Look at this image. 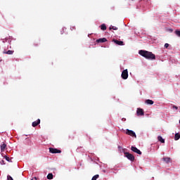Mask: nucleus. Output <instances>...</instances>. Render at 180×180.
Listing matches in <instances>:
<instances>
[{"mask_svg":"<svg viewBox=\"0 0 180 180\" xmlns=\"http://www.w3.org/2000/svg\"><path fill=\"white\" fill-rule=\"evenodd\" d=\"M139 54H140V56H142V57H144L147 60H155V55L153 53V52L140 50L139 51Z\"/></svg>","mask_w":180,"mask_h":180,"instance_id":"1","label":"nucleus"},{"mask_svg":"<svg viewBox=\"0 0 180 180\" xmlns=\"http://www.w3.org/2000/svg\"><path fill=\"white\" fill-rule=\"evenodd\" d=\"M121 77L122 79H127L129 78V71H127V69L122 71Z\"/></svg>","mask_w":180,"mask_h":180,"instance_id":"2","label":"nucleus"},{"mask_svg":"<svg viewBox=\"0 0 180 180\" xmlns=\"http://www.w3.org/2000/svg\"><path fill=\"white\" fill-rule=\"evenodd\" d=\"M49 153L51 154H61V150L54 148H49Z\"/></svg>","mask_w":180,"mask_h":180,"instance_id":"3","label":"nucleus"},{"mask_svg":"<svg viewBox=\"0 0 180 180\" xmlns=\"http://www.w3.org/2000/svg\"><path fill=\"white\" fill-rule=\"evenodd\" d=\"M124 155L129 160V161H134L135 158L134 155H133L131 153H129L128 152L124 153Z\"/></svg>","mask_w":180,"mask_h":180,"instance_id":"4","label":"nucleus"},{"mask_svg":"<svg viewBox=\"0 0 180 180\" xmlns=\"http://www.w3.org/2000/svg\"><path fill=\"white\" fill-rule=\"evenodd\" d=\"M126 134H127L128 136H131V137H134L135 139H137V135H136V132L131 130L127 129Z\"/></svg>","mask_w":180,"mask_h":180,"instance_id":"5","label":"nucleus"},{"mask_svg":"<svg viewBox=\"0 0 180 180\" xmlns=\"http://www.w3.org/2000/svg\"><path fill=\"white\" fill-rule=\"evenodd\" d=\"M131 151H133L134 153H136V154H139V155H141V154H142L141 150L134 146H131Z\"/></svg>","mask_w":180,"mask_h":180,"instance_id":"6","label":"nucleus"},{"mask_svg":"<svg viewBox=\"0 0 180 180\" xmlns=\"http://www.w3.org/2000/svg\"><path fill=\"white\" fill-rule=\"evenodd\" d=\"M112 41H114V43H115V44H117V46H124V42H123V41L113 39Z\"/></svg>","mask_w":180,"mask_h":180,"instance_id":"7","label":"nucleus"},{"mask_svg":"<svg viewBox=\"0 0 180 180\" xmlns=\"http://www.w3.org/2000/svg\"><path fill=\"white\" fill-rule=\"evenodd\" d=\"M138 116H144V110L141 108H138L136 110Z\"/></svg>","mask_w":180,"mask_h":180,"instance_id":"8","label":"nucleus"},{"mask_svg":"<svg viewBox=\"0 0 180 180\" xmlns=\"http://www.w3.org/2000/svg\"><path fill=\"white\" fill-rule=\"evenodd\" d=\"M0 148H1V153H4V151H5V150H6V143H4L1 144Z\"/></svg>","mask_w":180,"mask_h":180,"instance_id":"9","label":"nucleus"},{"mask_svg":"<svg viewBox=\"0 0 180 180\" xmlns=\"http://www.w3.org/2000/svg\"><path fill=\"white\" fill-rule=\"evenodd\" d=\"M105 41H108V39H106V38H101L96 40L97 43H105Z\"/></svg>","mask_w":180,"mask_h":180,"instance_id":"10","label":"nucleus"},{"mask_svg":"<svg viewBox=\"0 0 180 180\" xmlns=\"http://www.w3.org/2000/svg\"><path fill=\"white\" fill-rule=\"evenodd\" d=\"M40 124V119H38L37 121L32 122V127H36Z\"/></svg>","mask_w":180,"mask_h":180,"instance_id":"11","label":"nucleus"},{"mask_svg":"<svg viewBox=\"0 0 180 180\" xmlns=\"http://www.w3.org/2000/svg\"><path fill=\"white\" fill-rule=\"evenodd\" d=\"M163 161H165V162L166 164H169V162H171V158H163Z\"/></svg>","mask_w":180,"mask_h":180,"instance_id":"12","label":"nucleus"},{"mask_svg":"<svg viewBox=\"0 0 180 180\" xmlns=\"http://www.w3.org/2000/svg\"><path fill=\"white\" fill-rule=\"evenodd\" d=\"M158 141H160V143H165V140L162 139V136H158Z\"/></svg>","mask_w":180,"mask_h":180,"instance_id":"13","label":"nucleus"},{"mask_svg":"<svg viewBox=\"0 0 180 180\" xmlns=\"http://www.w3.org/2000/svg\"><path fill=\"white\" fill-rule=\"evenodd\" d=\"M147 105H154V101L153 100L148 99L146 101Z\"/></svg>","mask_w":180,"mask_h":180,"instance_id":"14","label":"nucleus"},{"mask_svg":"<svg viewBox=\"0 0 180 180\" xmlns=\"http://www.w3.org/2000/svg\"><path fill=\"white\" fill-rule=\"evenodd\" d=\"M3 53H4V54H8L11 56V55L13 54V51H11V50H8V51H4Z\"/></svg>","mask_w":180,"mask_h":180,"instance_id":"15","label":"nucleus"},{"mask_svg":"<svg viewBox=\"0 0 180 180\" xmlns=\"http://www.w3.org/2000/svg\"><path fill=\"white\" fill-rule=\"evenodd\" d=\"M179 139H180V134L179 133L175 134V135H174V140L176 141H177V140H179Z\"/></svg>","mask_w":180,"mask_h":180,"instance_id":"16","label":"nucleus"},{"mask_svg":"<svg viewBox=\"0 0 180 180\" xmlns=\"http://www.w3.org/2000/svg\"><path fill=\"white\" fill-rule=\"evenodd\" d=\"M54 176H53V173H49L48 175H47V179H53Z\"/></svg>","mask_w":180,"mask_h":180,"instance_id":"17","label":"nucleus"},{"mask_svg":"<svg viewBox=\"0 0 180 180\" xmlns=\"http://www.w3.org/2000/svg\"><path fill=\"white\" fill-rule=\"evenodd\" d=\"M174 34L178 36V37H180V30H176L174 31Z\"/></svg>","mask_w":180,"mask_h":180,"instance_id":"18","label":"nucleus"},{"mask_svg":"<svg viewBox=\"0 0 180 180\" xmlns=\"http://www.w3.org/2000/svg\"><path fill=\"white\" fill-rule=\"evenodd\" d=\"M101 29L102 30H106V25L102 24V25H101Z\"/></svg>","mask_w":180,"mask_h":180,"instance_id":"19","label":"nucleus"},{"mask_svg":"<svg viewBox=\"0 0 180 180\" xmlns=\"http://www.w3.org/2000/svg\"><path fill=\"white\" fill-rule=\"evenodd\" d=\"M109 29H110V30H117V27H115V26H110V27H109Z\"/></svg>","mask_w":180,"mask_h":180,"instance_id":"20","label":"nucleus"},{"mask_svg":"<svg viewBox=\"0 0 180 180\" xmlns=\"http://www.w3.org/2000/svg\"><path fill=\"white\" fill-rule=\"evenodd\" d=\"M98 178H99V174H96L92 177L91 180H97Z\"/></svg>","mask_w":180,"mask_h":180,"instance_id":"21","label":"nucleus"},{"mask_svg":"<svg viewBox=\"0 0 180 180\" xmlns=\"http://www.w3.org/2000/svg\"><path fill=\"white\" fill-rule=\"evenodd\" d=\"M4 158L6 160V161H8V162H12V160H11V158H9V157L5 155Z\"/></svg>","mask_w":180,"mask_h":180,"instance_id":"22","label":"nucleus"},{"mask_svg":"<svg viewBox=\"0 0 180 180\" xmlns=\"http://www.w3.org/2000/svg\"><path fill=\"white\" fill-rule=\"evenodd\" d=\"M7 179L8 180H13V178H12V176H11V175H8L7 176Z\"/></svg>","mask_w":180,"mask_h":180,"instance_id":"23","label":"nucleus"},{"mask_svg":"<svg viewBox=\"0 0 180 180\" xmlns=\"http://www.w3.org/2000/svg\"><path fill=\"white\" fill-rule=\"evenodd\" d=\"M0 164H1V165H5V160H1V161L0 162Z\"/></svg>","mask_w":180,"mask_h":180,"instance_id":"24","label":"nucleus"},{"mask_svg":"<svg viewBox=\"0 0 180 180\" xmlns=\"http://www.w3.org/2000/svg\"><path fill=\"white\" fill-rule=\"evenodd\" d=\"M165 49H168V47H169V44H165Z\"/></svg>","mask_w":180,"mask_h":180,"instance_id":"25","label":"nucleus"},{"mask_svg":"<svg viewBox=\"0 0 180 180\" xmlns=\"http://www.w3.org/2000/svg\"><path fill=\"white\" fill-rule=\"evenodd\" d=\"M173 109H176V110H178V107L176 105H173Z\"/></svg>","mask_w":180,"mask_h":180,"instance_id":"26","label":"nucleus"},{"mask_svg":"<svg viewBox=\"0 0 180 180\" xmlns=\"http://www.w3.org/2000/svg\"><path fill=\"white\" fill-rule=\"evenodd\" d=\"M31 180H37V178L34 177V178H32Z\"/></svg>","mask_w":180,"mask_h":180,"instance_id":"27","label":"nucleus"},{"mask_svg":"<svg viewBox=\"0 0 180 180\" xmlns=\"http://www.w3.org/2000/svg\"><path fill=\"white\" fill-rule=\"evenodd\" d=\"M73 29H75V27H71V30H72Z\"/></svg>","mask_w":180,"mask_h":180,"instance_id":"28","label":"nucleus"},{"mask_svg":"<svg viewBox=\"0 0 180 180\" xmlns=\"http://www.w3.org/2000/svg\"><path fill=\"white\" fill-rule=\"evenodd\" d=\"M179 123H180V120H179Z\"/></svg>","mask_w":180,"mask_h":180,"instance_id":"29","label":"nucleus"}]
</instances>
